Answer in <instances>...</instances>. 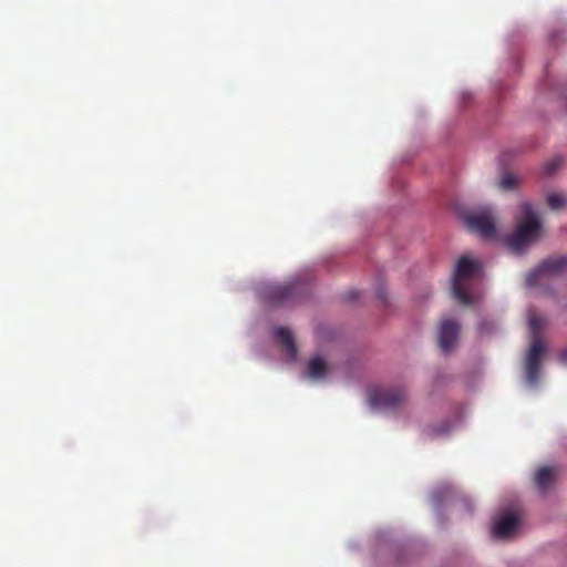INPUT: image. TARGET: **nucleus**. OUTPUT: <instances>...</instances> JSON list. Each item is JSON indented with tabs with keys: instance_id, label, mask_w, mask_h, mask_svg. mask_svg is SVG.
Here are the masks:
<instances>
[{
	"instance_id": "obj_10",
	"label": "nucleus",
	"mask_w": 567,
	"mask_h": 567,
	"mask_svg": "<svg viewBox=\"0 0 567 567\" xmlns=\"http://www.w3.org/2000/svg\"><path fill=\"white\" fill-rule=\"evenodd\" d=\"M275 338L282 346L288 357L293 360L297 355V348L291 331L285 327H279L275 330Z\"/></svg>"
},
{
	"instance_id": "obj_3",
	"label": "nucleus",
	"mask_w": 567,
	"mask_h": 567,
	"mask_svg": "<svg viewBox=\"0 0 567 567\" xmlns=\"http://www.w3.org/2000/svg\"><path fill=\"white\" fill-rule=\"evenodd\" d=\"M478 269L480 264L466 256H462L456 264L453 275L452 293L462 305L468 306L472 302V298L466 290L464 281L475 276Z\"/></svg>"
},
{
	"instance_id": "obj_11",
	"label": "nucleus",
	"mask_w": 567,
	"mask_h": 567,
	"mask_svg": "<svg viewBox=\"0 0 567 567\" xmlns=\"http://www.w3.org/2000/svg\"><path fill=\"white\" fill-rule=\"evenodd\" d=\"M554 475L555 472L550 467L544 466L538 470L535 476V482L542 492L547 491V488L550 486Z\"/></svg>"
},
{
	"instance_id": "obj_7",
	"label": "nucleus",
	"mask_w": 567,
	"mask_h": 567,
	"mask_svg": "<svg viewBox=\"0 0 567 567\" xmlns=\"http://www.w3.org/2000/svg\"><path fill=\"white\" fill-rule=\"evenodd\" d=\"M465 223L471 231L484 238H493L496 234L495 221L491 210L468 215L465 218Z\"/></svg>"
},
{
	"instance_id": "obj_9",
	"label": "nucleus",
	"mask_w": 567,
	"mask_h": 567,
	"mask_svg": "<svg viewBox=\"0 0 567 567\" xmlns=\"http://www.w3.org/2000/svg\"><path fill=\"white\" fill-rule=\"evenodd\" d=\"M518 526V518L512 513H504L494 522L493 536L496 538L509 537Z\"/></svg>"
},
{
	"instance_id": "obj_19",
	"label": "nucleus",
	"mask_w": 567,
	"mask_h": 567,
	"mask_svg": "<svg viewBox=\"0 0 567 567\" xmlns=\"http://www.w3.org/2000/svg\"><path fill=\"white\" fill-rule=\"evenodd\" d=\"M359 298V293L357 291H349L348 292V299L349 300H355Z\"/></svg>"
},
{
	"instance_id": "obj_21",
	"label": "nucleus",
	"mask_w": 567,
	"mask_h": 567,
	"mask_svg": "<svg viewBox=\"0 0 567 567\" xmlns=\"http://www.w3.org/2000/svg\"><path fill=\"white\" fill-rule=\"evenodd\" d=\"M447 431H449V429H447V427H445V429H443L442 431L435 432V434L445 433V432H447Z\"/></svg>"
},
{
	"instance_id": "obj_4",
	"label": "nucleus",
	"mask_w": 567,
	"mask_h": 567,
	"mask_svg": "<svg viewBox=\"0 0 567 567\" xmlns=\"http://www.w3.org/2000/svg\"><path fill=\"white\" fill-rule=\"evenodd\" d=\"M565 271H567V255L550 257L543 260L537 268L527 275L526 284L529 287L539 286Z\"/></svg>"
},
{
	"instance_id": "obj_14",
	"label": "nucleus",
	"mask_w": 567,
	"mask_h": 567,
	"mask_svg": "<svg viewBox=\"0 0 567 567\" xmlns=\"http://www.w3.org/2000/svg\"><path fill=\"white\" fill-rule=\"evenodd\" d=\"M547 204L553 210L567 206V197L559 193H551L547 196Z\"/></svg>"
},
{
	"instance_id": "obj_8",
	"label": "nucleus",
	"mask_w": 567,
	"mask_h": 567,
	"mask_svg": "<svg viewBox=\"0 0 567 567\" xmlns=\"http://www.w3.org/2000/svg\"><path fill=\"white\" fill-rule=\"evenodd\" d=\"M460 332V324L452 319H444L439 327L437 340L440 349L447 353L450 352L457 340Z\"/></svg>"
},
{
	"instance_id": "obj_1",
	"label": "nucleus",
	"mask_w": 567,
	"mask_h": 567,
	"mask_svg": "<svg viewBox=\"0 0 567 567\" xmlns=\"http://www.w3.org/2000/svg\"><path fill=\"white\" fill-rule=\"evenodd\" d=\"M523 217L517 219L515 231L508 237L507 244L513 251H520L542 236L543 225L539 215L529 203H523Z\"/></svg>"
},
{
	"instance_id": "obj_16",
	"label": "nucleus",
	"mask_w": 567,
	"mask_h": 567,
	"mask_svg": "<svg viewBox=\"0 0 567 567\" xmlns=\"http://www.w3.org/2000/svg\"><path fill=\"white\" fill-rule=\"evenodd\" d=\"M561 165V159L560 158H554L551 159L549 163L546 164L545 166V174L546 175H551L554 174L558 168L559 166Z\"/></svg>"
},
{
	"instance_id": "obj_6",
	"label": "nucleus",
	"mask_w": 567,
	"mask_h": 567,
	"mask_svg": "<svg viewBox=\"0 0 567 567\" xmlns=\"http://www.w3.org/2000/svg\"><path fill=\"white\" fill-rule=\"evenodd\" d=\"M545 350L546 347L542 338L532 339L525 363L526 379L530 385L538 382Z\"/></svg>"
},
{
	"instance_id": "obj_5",
	"label": "nucleus",
	"mask_w": 567,
	"mask_h": 567,
	"mask_svg": "<svg viewBox=\"0 0 567 567\" xmlns=\"http://www.w3.org/2000/svg\"><path fill=\"white\" fill-rule=\"evenodd\" d=\"M408 393L403 388L372 389L369 402L373 408L395 409L405 402Z\"/></svg>"
},
{
	"instance_id": "obj_15",
	"label": "nucleus",
	"mask_w": 567,
	"mask_h": 567,
	"mask_svg": "<svg viewBox=\"0 0 567 567\" xmlns=\"http://www.w3.org/2000/svg\"><path fill=\"white\" fill-rule=\"evenodd\" d=\"M517 183H518L517 177L511 173H507L501 179L499 186L504 190H511L516 187Z\"/></svg>"
},
{
	"instance_id": "obj_12",
	"label": "nucleus",
	"mask_w": 567,
	"mask_h": 567,
	"mask_svg": "<svg viewBox=\"0 0 567 567\" xmlns=\"http://www.w3.org/2000/svg\"><path fill=\"white\" fill-rule=\"evenodd\" d=\"M546 320L544 317L534 311L528 313V324L532 333V339L542 338V330L545 327Z\"/></svg>"
},
{
	"instance_id": "obj_20",
	"label": "nucleus",
	"mask_w": 567,
	"mask_h": 567,
	"mask_svg": "<svg viewBox=\"0 0 567 567\" xmlns=\"http://www.w3.org/2000/svg\"><path fill=\"white\" fill-rule=\"evenodd\" d=\"M487 326H488L487 322H482L481 327H480L481 331L482 332H489L491 329Z\"/></svg>"
},
{
	"instance_id": "obj_22",
	"label": "nucleus",
	"mask_w": 567,
	"mask_h": 567,
	"mask_svg": "<svg viewBox=\"0 0 567 567\" xmlns=\"http://www.w3.org/2000/svg\"><path fill=\"white\" fill-rule=\"evenodd\" d=\"M434 498H435V502L439 503L440 502V498H439V495L437 494H434Z\"/></svg>"
},
{
	"instance_id": "obj_2",
	"label": "nucleus",
	"mask_w": 567,
	"mask_h": 567,
	"mask_svg": "<svg viewBox=\"0 0 567 567\" xmlns=\"http://www.w3.org/2000/svg\"><path fill=\"white\" fill-rule=\"evenodd\" d=\"M307 292V285L295 279L285 285H268L262 288L264 299L272 307L288 306L299 301Z\"/></svg>"
},
{
	"instance_id": "obj_13",
	"label": "nucleus",
	"mask_w": 567,
	"mask_h": 567,
	"mask_svg": "<svg viewBox=\"0 0 567 567\" xmlns=\"http://www.w3.org/2000/svg\"><path fill=\"white\" fill-rule=\"evenodd\" d=\"M326 372L327 365L323 359L317 357L310 360L308 367V373L310 378L320 379L326 374Z\"/></svg>"
},
{
	"instance_id": "obj_17",
	"label": "nucleus",
	"mask_w": 567,
	"mask_h": 567,
	"mask_svg": "<svg viewBox=\"0 0 567 567\" xmlns=\"http://www.w3.org/2000/svg\"><path fill=\"white\" fill-rule=\"evenodd\" d=\"M561 165V159L560 158H554L551 159L549 163L546 164L545 166V174L546 175H551L554 174L558 168L559 166Z\"/></svg>"
},
{
	"instance_id": "obj_18",
	"label": "nucleus",
	"mask_w": 567,
	"mask_h": 567,
	"mask_svg": "<svg viewBox=\"0 0 567 567\" xmlns=\"http://www.w3.org/2000/svg\"><path fill=\"white\" fill-rule=\"evenodd\" d=\"M558 361L561 364H567V348L560 351V353L558 354Z\"/></svg>"
}]
</instances>
